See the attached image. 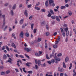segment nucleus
Masks as SVG:
<instances>
[{"label":"nucleus","instance_id":"f257e3e1","mask_svg":"<svg viewBox=\"0 0 76 76\" xmlns=\"http://www.w3.org/2000/svg\"><path fill=\"white\" fill-rule=\"evenodd\" d=\"M56 55H57V53H56L54 55H53V54L50 55V57L51 58V57H52L53 56L54 57V59L56 61H60V60H61V59H60V58H58L57 56H56Z\"/></svg>","mask_w":76,"mask_h":76},{"label":"nucleus","instance_id":"f03ea898","mask_svg":"<svg viewBox=\"0 0 76 76\" xmlns=\"http://www.w3.org/2000/svg\"><path fill=\"white\" fill-rule=\"evenodd\" d=\"M35 62L36 64H38V65L39 66H41V61L40 60H39L37 61V59L35 60Z\"/></svg>","mask_w":76,"mask_h":76},{"label":"nucleus","instance_id":"7ed1b4c3","mask_svg":"<svg viewBox=\"0 0 76 76\" xmlns=\"http://www.w3.org/2000/svg\"><path fill=\"white\" fill-rule=\"evenodd\" d=\"M25 50L27 51V52H29L30 51H31V48H24Z\"/></svg>","mask_w":76,"mask_h":76},{"label":"nucleus","instance_id":"20e7f679","mask_svg":"<svg viewBox=\"0 0 76 76\" xmlns=\"http://www.w3.org/2000/svg\"><path fill=\"white\" fill-rule=\"evenodd\" d=\"M5 17V15H2V17H3V18H4V20H3V23L4 24V25H5L6 23V21H5V18H4Z\"/></svg>","mask_w":76,"mask_h":76},{"label":"nucleus","instance_id":"39448f33","mask_svg":"<svg viewBox=\"0 0 76 76\" xmlns=\"http://www.w3.org/2000/svg\"><path fill=\"white\" fill-rule=\"evenodd\" d=\"M23 34H24V33H23V31H21V33L20 34V37H21V38H23Z\"/></svg>","mask_w":76,"mask_h":76},{"label":"nucleus","instance_id":"423d86ee","mask_svg":"<svg viewBox=\"0 0 76 76\" xmlns=\"http://www.w3.org/2000/svg\"><path fill=\"white\" fill-rule=\"evenodd\" d=\"M49 3L50 4V6H51V3H54V0H48Z\"/></svg>","mask_w":76,"mask_h":76},{"label":"nucleus","instance_id":"0eeeda50","mask_svg":"<svg viewBox=\"0 0 76 76\" xmlns=\"http://www.w3.org/2000/svg\"><path fill=\"white\" fill-rule=\"evenodd\" d=\"M64 70V69H63V68H61L60 69V67H58V71H60L61 72H63Z\"/></svg>","mask_w":76,"mask_h":76},{"label":"nucleus","instance_id":"6e6552de","mask_svg":"<svg viewBox=\"0 0 76 76\" xmlns=\"http://www.w3.org/2000/svg\"><path fill=\"white\" fill-rule=\"evenodd\" d=\"M23 20H24L23 19H22L20 20V25L23 24Z\"/></svg>","mask_w":76,"mask_h":76},{"label":"nucleus","instance_id":"1a4fd4ad","mask_svg":"<svg viewBox=\"0 0 76 76\" xmlns=\"http://www.w3.org/2000/svg\"><path fill=\"white\" fill-rule=\"evenodd\" d=\"M69 60V57L67 56L65 59V62H67Z\"/></svg>","mask_w":76,"mask_h":76},{"label":"nucleus","instance_id":"9d476101","mask_svg":"<svg viewBox=\"0 0 76 76\" xmlns=\"http://www.w3.org/2000/svg\"><path fill=\"white\" fill-rule=\"evenodd\" d=\"M56 20L58 21V22H60V18H58V17L56 16Z\"/></svg>","mask_w":76,"mask_h":76},{"label":"nucleus","instance_id":"9b49d317","mask_svg":"<svg viewBox=\"0 0 76 76\" xmlns=\"http://www.w3.org/2000/svg\"><path fill=\"white\" fill-rule=\"evenodd\" d=\"M45 5L46 7H48V1H46L45 3Z\"/></svg>","mask_w":76,"mask_h":76},{"label":"nucleus","instance_id":"f8f14e48","mask_svg":"<svg viewBox=\"0 0 76 76\" xmlns=\"http://www.w3.org/2000/svg\"><path fill=\"white\" fill-rule=\"evenodd\" d=\"M28 11H27V10H26L24 12V14L26 16V17H28Z\"/></svg>","mask_w":76,"mask_h":76},{"label":"nucleus","instance_id":"ddd939ff","mask_svg":"<svg viewBox=\"0 0 76 76\" xmlns=\"http://www.w3.org/2000/svg\"><path fill=\"white\" fill-rule=\"evenodd\" d=\"M12 47H13L15 48H16V46H15V43H12Z\"/></svg>","mask_w":76,"mask_h":76},{"label":"nucleus","instance_id":"4468645a","mask_svg":"<svg viewBox=\"0 0 76 76\" xmlns=\"http://www.w3.org/2000/svg\"><path fill=\"white\" fill-rule=\"evenodd\" d=\"M73 13V12L71 11H69L68 12V14L69 16H72V14Z\"/></svg>","mask_w":76,"mask_h":76},{"label":"nucleus","instance_id":"2eb2a0df","mask_svg":"<svg viewBox=\"0 0 76 76\" xmlns=\"http://www.w3.org/2000/svg\"><path fill=\"white\" fill-rule=\"evenodd\" d=\"M35 56H37V57H39V56H41V55H40V54H39V53H35Z\"/></svg>","mask_w":76,"mask_h":76},{"label":"nucleus","instance_id":"dca6fc26","mask_svg":"<svg viewBox=\"0 0 76 76\" xmlns=\"http://www.w3.org/2000/svg\"><path fill=\"white\" fill-rule=\"evenodd\" d=\"M60 9H66V7L64 6H61L60 7Z\"/></svg>","mask_w":76,"mask_h":76},{"label":"nucleus","instance_id":"f3484780","mask_svg":"<svg viewBox=\"0 0 76 76\" xmlns=\"http://www.w3.org/2000/svg\"><path fill=\"white\" fill-rule=\"evenodd\" d=\"M57 56L58 57H61V56H62V54L61 53H59L58 55H57Z\"/></svg>","mask_w":76,"mask_h":76},{"label":"nucleus","instance_id":"a211bd4d","mask_svg":"<svg viewBox=\"0 0 76 76\" xmlns=\"http://www.w3.org/2000/svg\"><path fill=\"white\" fill-rule=\"evenodd\" d=\"M40 4V3L39 2H37L35 6V7H37Z\"/></svg>","mask_w":76,"mask_h":76},{"label":"nucleus","instance_id":"6ab92c4d","mask_svg":"<svg viewBox=\"0 0 76 76\" xmlns=\"http://www.w3.org/2000/svg\"><path fill=\"white\" fill-rule=\"evenodd\" d=\"M1 75H5V74H6V72H1Z\"/></svg>","mask_w":76,"mask_h":76},{"label":"nucleus","instance_id":"aec40b11","mask_svg":"<svg viewBox=\"0 0 76 76\" xmlns=\"http://www.w3.org/2000/svg\"><path fill=\"white\" fill-rule=\"evenodd\" d=\"M16 4H15L12 7V9L14 10L16 9Z\"/></svg>","mask_w":76,"mask_h":76},{"label":"nucleus","instance_id":"412c9836","mask_svg":"<svg viewBox=\"0 0 76 76\" xmlns=\"http://www.w3.org/2000/svg\"><path fill=\"white\" fill-rule=\"evenodd\" d=\"M10 13L12 16H13V15H14V14L13 13V10H11Z\"/></svg>","mask_w":76,"mask_h":76},{"label":"nucleus","instance_id":"4be33fe9","mask_svg":"<svg viewBox=\"0 0 76 76\" xmlns=\"http://www.w3.org/2000/svg\"><path fill=\"white\" fill-rule=\"evenodd\" d=\"M63 65L64 68H66V64H65V63H64V62H63Z\"/></svg>","mask_w":76,"mask_h":76},{"label":"nucleus","instance_id":"5701e85b","mask_svg":"<svg viewBox=\"0 0 76 76\" xmlns=\"http://www.w3.org/2000/svg\"><path fill=\"white\" fill-rule=\"evenodd\" d=\"M50 12L51 13V14H52L53 15H54V12H53V11L51 9L50 10Z\"/></svg>","mask_w":76,"mask_h":76},{"label":"nucleus","instance_id":"b1692460","mask_svg":"<svg viewBox=\"0 0 76 76\" xmlns=\"http://www.w3.org/2000/svg\"><path fill=\"white\" fill-rule=\"evenodd\" d=\"M33 18V15H31L29 17V19H30V20H32V18Z\"/></svg>","mask_w":76,"mask_h":76},{"label":"nucleus","instance_id":"393cba45","mask_svg":"<svg viewBox=\"0 0 76 76\" xmlns=\"http://www.w3.org/2000/svg\"><path fill=\"white\" fill-rule=\"evenodd\" d=\"M45 21H43L41 23V24L42 26V25H43L44 24H45Z\"/></svg>","mask_w":76,"mask_h":76},{"label":"nucleus","instance_id":"a878e982","mask_svg":"<svg viewBox=\"0 0 76 76\" xmlns=\"http://www.w3.org/2000/svg\"><path fill=\"white\" fill-rule=\"evenodd\" d=\"M35 9L37 10H40V8H39L37 7H35Z\"/></svg>","mask_w":76,"mask_h":76},{"label":"nucleus","instance_id":"bb28decb","mask_svg":"<svg viewBox=\"0 0 76 76\" xmlns=\"http://www.w3.org/2000/svg\"><path fill=\"white\" fill-rule=\"evenodd\" d=\"M27 72L29 74H32V73H33V72H32V71H28Z\"/></svg>","mask_w":76,"mask_h":76},{"label":"nucleus","instance_id":"cd10ccee","mask_svg":"<svg viewBox=\"0 0 76 76\" xmlns=\"http://www.w3.org/2000/svg\"><path fill=\"white\" fill-rule=\"evenodd\" d=\"M51 18H52V19H55L56 18V16H52L51 17Z\"/></svg>","mask_w":76,"mask_h":76},{"label":"nucleus","instance_id":"c85d7f7f","mask_svg":"<svg viewBox=\"0 0 76 76\" xmlns=\"http://www.w3.org/2000/svg\"><path fill=\"white\" fill-rule=\"evenodd\" d=\"M62 35L63 37H65L66 36V33H65V32L63 31V33H62Z\"/></svg>","mask_w":76,"mask_h":76},{"label":"nucleus","instance_id":"c756f323","mask_svg":"<svg viewBox=\"0 0 76 76\" xmlns=\"http://www.w3.org/2000/svg\"><path fill=\"white\" fill-rule=\"evenodd\" d=\"M70 67H69V70H70V69H71V68H72V63H71L70 64Z\"/></svg>","mask_w":76,"mask_h":76},{"label":"nucleus","instance_id":"7c9ffc66","mask_svg":"<svg viewBox=\"0 0 76 76\" xmlns=\"http://www.w3.org/2000/svg\"><path fill=\"white\" fill-rule=\"evenodd\" d=\"M41 39H41V38H39L37 40V42H40V41H41Z\"/></svg>","mask_w":76,"mask_h":76},{"label":"nucleus","instance_id":"2f4dec72","mask_svg":"<svg viewBox=\"0 0 76 76\" xmlns=\"http://www.w3.org/2000/svg\"><path fill=\"white\" fill-rule=\"evenodd\" d=\"M64 29L66 32H67L69 31H68V29H69V28L67 27L65 28Z\"/></svg>","mask_w":76,"mask_h":76},{"label":"nucleus","instance_id":"473e14b6","mask_svg":"<svg viewBox=\"0 0 76 76\" xmlns=\"http://www.w3.org/2000/svg\"><path fill=\"white\" fill-rule=\"evenodd\" d=\"M34 23H32L31 25V28L32 29V30H33V26H34Z\"/></svg>","mask_w":76,"mask_h":76},{"label":"nucleus","instance_id":"72a5a7b5","mask_svg":"<svg viewBox=\"0 0 76 76\" xmlns=\"http://www.w3.org/2000/svg\"><path fill=\"white\" fill-rule=\"evenodd\" d=\"M47 16H48V17H51V13L50 12H49Z\"/></svg>","mask_w":76,"mask_h":76},{"label":"nucleus","instance_id":"f704fd0d","mask_svg":"<svg viewBox=\"0 0 76 76\" xmlns=\"http://www.w3.org/2000/svg\"><path fill=\"white\" fill-rule=\"evenodd\" d=\"M48 54L46 55V58L47 59H48V60H49L50 59V57H48Z\"/></svg>","mask_w":76,"mask_h":76},{"label":"nucleus","instance_id":"c9c22d12","mask_svg":"<svg viewBox=\"0 0 76 76\" xmlns=\"http://www.w3.org/2000/svg\"><path fill=\"white\" fill-rule=\"evenodd\" d=\"M5 48H6V47H5V46H4L2 47V49H0V51H1L2 50H4L5 49Z\"/></svg>","mask_w":76,"mask_h":76},{"label":"nucleus","instance_id":"e433bc0d","mask_svg":"<svg viewBox=\"0 0 76 76\" xmlns=\"http://www.w3.org/2000/svg\"><path fill=\"white\" fill-rule=\"evenodd\" d=\"M52 73L51 72H47V75H52Z\"/></svg>","mask_w":76,"mask_h":76},{"label":"nucleus","instance_id":"4c0bfd02","mask_svg":"<svg viewBox=\"0 0 76 76\" xmlns=\"http://www.w3.org/2000/svg\"><path fill=\"white\" fill-rule=\"evenodd\" d=\"M3 58L4 59L5 58H7V56H6V55H4L3 56Z\"/></svg>","mask_w":76,"mask_h":76},{"label":"nucleus","instance_id":"58836bf2","mask_svg":"<svg viewBox=\"0 0 76 76\" xmlns=\"http://www.w3.org/2000/svg\"><path fill=\"white\" fill-rule=\"evenodd\" d=\"M53 47L54 48H56L57 47V45L55 44L53 45Z\"/></svg>","mask_w":76,"mask_h":76},{"label":"nucleus","instance_id":"ea45409f","mask_svg":"<svg viewBox=\"0 0 76 76\" xmlns=\"http://www.w3.org/2000/svg\"><path fill=\"white\" fill-rule=\"evenodd\" d=\"M24 55L26 56V57H27L28 58V59H29L30 58H29V56H28V55H27L26 54H24Z\"/></svg>","mask_w":76,"mask_h":76},{"label":"nucleus","instance_id":"a19ab883","mask_svg":"<svg viewBox=\"0 0 76 76\" xmlns=\"http://www.w3.org/2000/svg\"><path fill=\"white\" fill-rule=\"evenodd\" d=\"M5 47L6 48L8 51H10V50H9V48L8 47V46L7 45L5 46Z\"/></svg>","mask_w":76,"mask_h":76},{"label":"nucleus","instance_id":"79ce46f5","mask_svg":"<svg viewBox=\"0 0 76 76\" xmlns=\"http://www.w3.org/2000/svg\"><path fill=\"white\" fill-rule=\"evenodd\" d=\"M51 61L52 63H54V62H55V60L52 59V60H51Z\"/></svg>","mask_w":76,"mask_h":76},{"label":"nucleus","instance_id":"37998d69","mask_svg":"<svg viewBox=\"0 0 76 76\" xmlns=\"http://www.w3.org/2000/svg\"><path fill=\"white\" fill-rule=\"evenodd\" d=\"M19 57H20L21 58H24V57L23 55H19Z\"/></svg>","mask_w":76,"mask_h":76},{"label":"nucleus","instance_id":"c03bdc74","mask_svg":"<svg viewBox=\"0 0 76 76\" xmlns=\"http://www.w3.org/2000/svg\"><path fill=\"white\" fill-rule=\"evenodd\" d=\"M66 36H68L69 35V31H66Z\"/></svg>","mask_w":76,"mask_h":76},{"label":"nucleus","instance_id":"a18cd8bd","mask_svg":"<svg viewBox=\"0 0 76 76\" xmlns=\"http://www.w3.org/2000/svg\"><path fill=\"white\" fill-rule=\"evenodd\" d=\"M41 11L42 12H45V10L44 9H41Z\"/></svg>","mask_w":76,"mask_h":76},{"label":"nucleus","instance_id":"49530a36","mask_svg":"<svg viewBox=\"0 0 76 76\" xmlns=\"http://www.w3.org/2000/svg\"><path fill=\"white\" fill-rule=\"evenodd\" d=\"M27 7L28 8L31 7H32V4H31L28 5Z\"/></svg>","mask_w":76,"mask_h":76},{"label":"nucleus","instance_id":"de8ad7c7","mask_svg":"<svg viewBox=\"0 0 76 76\" xmlns=\"http://www.w3.org/2000/svg\"><path fill=\"white\" fill-rule=\"evenodd\" d=\"M29 33H26V36L27 37H29Z\"/></svg>","mask_w":76,"mask_h":76},{"label":"nucleus","instance_id":"09e8293b","mask_svg":"<svg viewBox=\"0 0 76 76\" xmlns=\"http://www.w3.org/2000/svg\"><path fill=\"white\" fill-rule=\"evenodd\" d=\"M7 62H9L10 63V64H12V61H10V60H8L7 61Z\"/></svg>","mask_w":76,"mask_h":76},{"label":"nucleus","instance_id":"8fccbe9b","mask_svg":"<svg viewBox=\"0 0 76 76\" xmlns=\"http://www.w3.org/2000/svg\"><path fill=\"white\" fill-rule=\"evenodd\" d=\"M33 32L34 33V34H35L36 33V32H37V29L35 28Z\"/></svg>","mask_w":76,"mask_h":76},{"label":"nucleus","instance_id":"3c124183","mask_svg":"<svg viewBox=\"0 0 76 76\" xmlns=\"http://www.w3.org/2000/svg\"><path fill=\"white\" fill-rule=\"evenodd\" d=\"M46 36H48L50 35V33L49 32H47L46 33Z\"/></svg>","mask_w":76,"mask_h":76},{"label":"nucleus","instance_id":"603ef678","mask_svg":"<svg viewBox=\"0 0 76 76\" xmlns=\"http://www.w3.org/2000/svg\"><path fill=\"white\" fill-rule=\"evenodd\" d=\"M60 29H61V33H62V32H63V28H60Z\"/></svg>","mask_w":76,"mask_h":76},{"label":"nucleus","instance_id":"864d4df0","mask_svg":"<svg viewBox=\"0 0 76 76\" xmlns=\"http://www.w3.org/2000/svg\"><path fill=\"white\" fill-rule=\"evenodd\" d=\"M23 71L25 72V73H26L27 72L26 71L24 70H25V68H23Z\"/></svg>","mask_w":76,"mask_h":76},{"label":"nucleus","instance_id":"5fc2aeb1","mask_svg":"<svg viewBox=\"0 0 76 76\" xmlns=\"http://www.w3.org/2000/svg\"><path fill=\"white\" fill-rule=\"evenodd\" d=\"M35 69L36 70H38V66L37 65H35Z\"/></svg>","mask_w":76,"mask_h":76},{"label":"nucleus","instance_id":"6e6d98bb","mask_svg":"<svg viewBox=\"0 0 76 76\" xmlns=\"http://www.w3.org/2000/svg\"><path fill=\"white\" fill-rule=\"evenodd\" d=\"M29 0H26V4H28V1H29Z\"/></svg>","mask_w":76,"mask_h":76},{"label":"nucleus","instance_id":"4d7b16f0","mask_svg":"<svg viewBox=\"0 0 76 76\" xmlns=\"http://www.w3.org/2000/svg\"><path fill=\"white\" fill-rule=\"evenodd\" d=\"M10 72V71L9 70H7L6 71V73H7V74H9V73Z\"/></svg>","mask_w":76,"mask_h":76},{"label":"nucleus","instance_id":"13d9d810","mask_svg":"<svg viewBox=\"0 0 76 76\" xmlns=\"http://www.w3.org/2000/svg\"><path fill=\"white\" fill-rule=\"evenodd\" d=\"M48 63H49V64H51V62L50 61H48Z\"/></svg>","mask_w":76,"mask_h":76},{"label":"nucleus","instance_id":"bf43d9fd","mask_svg":"<svg viewBox=\"0 0 76 76\" xmlns=\"http://www.w3.org/2000/svg\"><path fill=\"white\" fill-rule=\"evenodd\" d=\"M7 28V26H6L5 27L4 29V31H6V30Z\"/></svg>","mask_w":76,"mask_h":76},{"label":"nucleus","instance_id":"052dcab7","mask_svg":"<svg viewBox=\"0 0 76 76\" xmlns=\"http://www.w3.org/2000/svg\"><path fill=\"white\" fill-rule=\"evenodd\" d=\"M57 32H55L54 34H53V35H54V36H56V35H57Z\"/></svg>","mask_w":76,"mask_h":76},{"label":"nucleus","instance_id":"680f3d73","mask_svg":"<svg viewBox=\"0 0 76 76\" xmlns=\"http://www.w3.org/2000/svg\"><path fill=\"white\" fill-rule=\"evenodd\" d=\"M26 66H28V67H29V66H30L29 64V63L28 62L26 63Z\"/></svg>","mask_w":76,"mask_h":76},{"label":"nucleus","instance_id":"e2e57ef3","mask_svg":"<svg viewBox=\"0 0 76 76\" xmlns=\"http://www.w3.org/2000/svg\"><path fill=\"white\" fill-rule=\"evenodd\" d=\"M45 66V63H44L43 64H41V66L42 67H44V66Z\"/></svg>","mask_w":76,"mask_h":76},{"label":"nucleus","instance_id":"0e129e2a","mask_svg":"<svg viewBox=\"0 0 76 76\" xmlns=\"http://www.w3.org/2000/svg\"><path fill=\"white\" fill-rule=\"evenodd\" d=\"M46 29H48V30L49 27H48V25L46 26Z\"/></svg>","mask_w":76,"mask_h":76},{"label":"nucleus","instance_id":"69168bd1","mask_svg":"<svg viewBox=\"0 0 76 76\" xmlns=\"http://www.w3.org/2000/svg\"><path fill=\"white\" fill-rule=\"evenodd\" d=\"M63 76V73H61L60 74V76Z\"/></svg>","mask_w":76,"mask_h":76},{"label":"nucleus","instance_id":"338daca9","mask_svg":"<svg viewBox=\"0 0 76 76\" xmlns=\"http://www.w3.org/2000/svg\"><path fill=\"white\" fill-rule=\"evenodd\" d=\"M73 76H76V72H75V73H74Z\"/></svg>","mask_w":76,"mask_h":76},{"label":"nucleus","instance_id":"774afa93","mask_svg":"<svg viewBox=\"0 0 76 76\" xmlns=\"http://www.w3.org/2000/svg\"><path fill=\"white\" fill-rule=\"evenodd\" d=\"M45 76H53V75H48V74H46Z\"/></svg>","mask_w":76,"mask_h":76}]
</instances>
